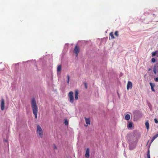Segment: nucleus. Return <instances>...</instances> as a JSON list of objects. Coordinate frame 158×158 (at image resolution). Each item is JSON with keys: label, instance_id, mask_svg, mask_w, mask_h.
Masks as SVG:
<instances>
[{"label": "nucleus", "instance_id": "412c9836", "mask_svg": "<svg viewBox=\"0 0 158 158\" xmlns=\"http://www.w3.org/2000/svg\"><path fill=\"white\" fill-rule=\"evenodd\" d=\"M150 84L151 86V88L154 87L155 86L154 84L152 83H150Z\"/></svg>", "mask_w": 158, "mask_h": 158}, {"label": "nucleus", "instance_id": "9d476101", "mask_svg": "<svg viewBox=\"0 0 158 158\" xmlns=\"http://www.w3.org/2000/svg\"><path fill=\"white\" fill-rule=\"evenodd\" d=\"M78 92L77 90H76L75 92V98L76 100H77L78 99Z\"/></svg>", "mask_w": 158, "mask_h": 158}, {"label": "nucleus", "instance_id": "f8f14e48", "mask_svg": "<svg viewBox=\"0 0 158 158\" xmlns=\"http://www.w3.org/2000/svg\"><path fill=\"white\" fill-rule=\"evenodd\" d=\"M130 116L129 114H127L125 116V119L126 120H129L130 119Z\"/></svg>", "mask_w": 158, "mask_h": 158}, {"label": "nucleus", "instance_id": "423d86ee", "mask_svg": "<svg viewBox=\"0 0 158 158\" xmlns=\"http://www.w3.org/2000/svg\"><path fill=\"white\" fill-rule=\"evenodd\" d=\"M132 84L131 82L128 81L127 85V89L128 90L129 89H131L132 88Z\"/></svg>", "mask_w": 158, "mask_h": 158}, {"label": "nucleus", "instance_id": "c85d7f7f", "mask_svg": "<svg viewBox=\"0 0 158 158\" xmlns=\"http://www.w3.org/2000/svg\"><path fill=\"white\" fill-rule=\"evenodd\" d=\"M54 148L55 149H56L57 148L56 147L55 145H54Z\"/></svg>", "mask_w": 158, "mask_h": 158}, {"label": "nucleus", "instance_id": "39448f33", "mask_svg": "<svg viewBox=\"0 0 158 158\" xmlns=\"http://www.w3.org/2000/svg\"><path fill=\"white\" fill-rule=\"evenodd\" d=\"M79 51V48L77 45L74 48L73 52L75 53L76 56H77Z\"/></svg>", "mask_w": 158, "mask_h": 158}, {"label": "nucleus", "instance_id": "6e6552de", "mask_svg": "<svg viewBox=\"0 0 158 158\" xmlns=\"http://www.w3.org/2000/svg\"><path fill=\"white\" fill-rule=\"evenodd\" d=\"M85 156L86 158H89V148L86 149Z\"/></svg>", "mask_w": 158, "mask_h": 158}, {"label": "nucleus", "instance_id": "0eeeda50", "mask_svg": "<svg viewBox=\"0 0 158 158\" xmlns=\"http://www.w3.org/2000/svg\"><path fill=\"white\" fill-rule=\"evenodd\" d=\"M61 70V65H58L57 68V74L59 75L60 74V72Z\"/></svg>", "mask_w": 158, "mask_h": 158}, {"label": "nucleus", "instance_id": "2f4dec72", "mask_svg": "<svg viewBox=\"0 0 158 158\" xmlns=\"http://www.w3.org/2000/svg\"><path fill=\"white\" fill-rule=\"evenodd\" d=\"M33 62H35V61H33Z\"/></svg>", "mask_w": 158, "mask_h": 158}, {"label": "nucleus", "instance_id": "5701e85b", "mask_svg": "<svg viewBox=\"0 0 158 158\" xmlns=\"http://www.w3.org/2000/svg\"><path fill=\"white\" fill-rule=\"evenodd\" d=\"M135 147H131V144L130 145V147H129V149L130 150H133L134 148Z\"/></svg>", "mask_w": 158, "mask_h": 158}, {"label": "nucleus", "instance_id": "a878e982", "mask_svg": "<svg viewBox=\"0 0 158 158\" xmlns=\"http://www.w3.org/2000/svg\"><path fill=\"white\" fill-rule=\"evenodd\" d=\"M155 81H156V82H158V77H156V78H155Z\"/></svg>", "mask_w": 158, "mask_h": 158}, {"label": "nucleus", "instance_id": "ddd939ff", "mask_svg": "<svg viewBox=\"0 0 158 158\" xmlns=\"http://www.w3.org/2000/svg\"><path fill=\"white\" fill-rule=\"evenodd\" d=\"M145 125L147 129V130H148L149 129V124L148 121L146 122Z\"/></svg>", "mask_w": 158, "mask_h": 158}, {"label": "nucleus", "instance_id": "f3484780", "mask_svg": "<svg viewBox=\"0 0 158 158\" xmlns=\"http://www.w3.org/2000/svg\"><path fill=\"white\" fill-rule=\"evenodd\" d=\"M67 79H68L67 83L68 84H69V79H70L69 76V75H67Z\"/></svg>", "mask_w": 158, "mask_h": 158}, {"label": "nucleus", "instance_id": "6ab92c4d", "mask_svg": "<svg viewBox=\"0 0 158 158\" xmlns=\"http://www.w3.org/2000/svg\"><path fill=\"white\" fill-rule=\"evenodd\" d=\"M147 157L148 158H150V152L149 150H148V151Z\"/></svg>", "mask_w": 158, "mask_h": 158}, {"label": "nucleus", "instance_id": "2eb2a0df", "mask_svg": "<svg viewBox=\"0 0 158 158\" xmlns=\"http://www.w3.org/2000/svg\"><path fill=\"white\" fill-rule=\"evenodd\" d=\"M153 72L155 74L156 73V66H154L153 68Z\"/></svg>", "mask_w": 158, "mask_h": 158}, {"label": "nucleus", "instance_id": "393cba45", "mask_svg": "<svg viewBox=\"0 0 158 158\" xmlns=\"http://www.w3.org/2000/svg\"><path fill=\"white\" fill-rule=\"evenodd\" d=\"M154 121H155V123H158V121L156 118L154 119Z\"/></svg>", "mask_w": 158, "mask_h": 158}, {"label": "nucleus", "instance_id": "1a4fd4ad", "mask_svg": "<svg viewBox=\"0 0 158 158\" xmlns=\"http://www.w3.org/2000/svg\"><path fill=\"white\" fill-rule=\"evenodd\" d=\"M85 123L87 125H90V121L89 118H87L86 117L85 118Z\"/></svg>", "mask_w": 158, "mask_h": 158}, {"label": "nucleus", "instance_id": "4be33fe9", "mask_svg": "<svg viewBox=\"0 0 158 158\" xmlns=\"http://www.w3.org/2000/svg\"><path fill=\"white\" fill-rule=\"evenodd\" d=\"M156 52H153L152 53V56H154L156 55Z\"/></svg>", "mask_w": 158, "mask_h": 158}, {"label": "nucleus", "instance_id": "f257e3e1", "mask_svg": "<svg viewBox=\"0 0 158 158\" xmlns=\"http://www.w3.org/2000/svg\"><path fill=\"white\" fill-rule=\"evenodd\" d=\"M31 106L33 114L35 115V118H37V114L38 111V108L35 100L34 98H33L31 100Z\"/></svg>", "mask_w": 158, "mask_h": 158}, {"label": "nucleus", "instance_id": "7ed1b4c3", "mask_svg": "<svg viewBox=\"0 0 158 158\" xmlns=\"http://www.w3.org/2000/svg\"><path fill=\"white\" fill-rule=\"evenodd\" d=\"M73 93L72 91L69 92L68 94L69 102L72 103L73 102L74 97H73Z\"/></svg>", "mask_w": 158, "mask_h": 158}, {"label": "nucleus", "instance_id": "cd10ccee", "mask_svg": "<svg viewBox=\"0 0 158 158\" xmlns=\"http://www.w3.org/2000/svg\"><path fill=\"white\" fill-rule=\"evenodd\" d=\"M85 87L86 89H87V84L86 83H85Z\"/></svg>", "mask_w": 158, "mask_h": 158}, {"label": "nucleus", "instance_id": "7c9ffc66", "mask_svg": "<svg viewBox=\"0 0 158 158\" xmlns=\"http://www.w3.org/2000/svg\"><path fill=\"white\" fill-rule=\"evenodd\" d=\"M18 64H15V65H16Z\"/></svg>", "mask_w": 158, "mask_h": 158}, {"label": "nucleus", "instance_id": "c756f323", "mask_svg": "<svg viewBox=\"0 0 158 158\" xmlns=\"http://www.w3.org/2000/svg\"><path fill=\"white\" fill-rule=\"evenodd\" d=\"M4 142H7V140L6 139H5L4 140Z\"/></svg>", "mask_w": 158, "mask_h": 158}, {"label": "nucleus", "instance_id": "a211bd4d", "mask_svg": "<svg viewBox=\"0 0 158 158\" xmlns=\"http://www.w3.org/2000/svg\"><path fill=\"white\" fill-rule=\"evenodd\" d=\"M114 35L116 37H118V31H116L114 32Z\"/></svg>", "mask_w": 158, "mask_h": 158}, {"label": "nucleus", "instance_id": "aec40b11", "mask_svg": "<svg viewBox=\"0 0 158 158\" xmlns=\"http://www.w3.org/2000/svg\"><path fill=\"white\" fill-rule=\"evenodd\" d=\"M64 124L66 125H67L68 124V121L67 120H65L64 121Z\"/></svg>", "mask_w": 158, "mask_h": 158}, {"label": "nucleus", "instance_id": "4468645a", "mask_svg": "<svg viewBox=\"0 0 158 158\" xmlns=\"http://www.w3.org/2000/svg\"><path fill=\"white\" fill-rule=\"evenodd\" d=\"M110 36L112 39L114 38V36L113 33V32H111L110 34Z\"/></svg>", "mask_w": 158, "mask_h": 158}, {"label": "nucleus", "instance_id": "9b49d317", "mask_svg": "<svg viewBox=\"0 0 158 158\" xmlns=\"http://www.w3.org/2000/svg\"><path fill=\"white\" fill-rule=\"evenodd\" d=\"M158 137V134L156 135H155L153 137H152V140H151V142H150V144H151L153 141L157 138Z\"/></svg>", "mask_w": 158, "mask_h": 158}, {"label": "nucleus", "instance_id": "bb28decb", "mask_svg": "<svg viewBox=\"0 0 158 158\" xmlns=\"http://www.w3.org/2000/svg\"><path fill=\"white\" fill-rule=\"evenodd\" d=\"M151 89H152V91H155V90L154 89V87H152L151 88Z\"/></svg>", "mask_w": 158, "mask_h": 158}, {"label": "nucleus", "instance_id": "b1692460", "mask_svg": "<svg viewBox=\"0 0 158 158\" xmlns=\"http://www.w3.org/2000/svg\"><path fill=\"white\" fill-rule=\"evenodd\" d=\"M151 61L153 63H154L156 61V59L154 58H152L151 60Z\"/></svg>", "mask_w": 158, "mask_h": 158}, {"label": "nucleus", "instance_id": "20e7f679", "mask_svg": "<svg viewBox=\"0 0 158 158\" xmlns=\"http://www.w3.org/2000/svg\"><path fill=\"white\" fill-rule=\"evenodd\" d=\"M1 110L2 111H3L5 107V103L3 99H2L1 100Z\"/></svg>", "mask_w": 158, "mask_h": 158}, {"label": "nucleus", "instance_id": "473e14b6", "mask_svg": "<svg viewBox=\"0 0 158 158\" xmlns=\"http://www.w3.org/2000/svg\"><path fill=\"white\" fill-rule=\"evenodd\" d=\"M150 70V69H149V70Z\"/></svg>", "mask_w": 158, "mask_h": 158}, {"label": "nucleus", "instance_id": "dca6fc26", "mask_svg": "<svg viewBox=\"0 0 158 158\" xmlns=\"http://www.w3.org/2000/svg\"><path fill=\"white\" fill-rule=\"evenodd\" d=\"M132 126V123H129L128 125V127L131 128Z\"/></svg>", "mask_w": 158, "mask_h": 158}, {"label": "nucleus", "instance_id": "f03ea898", "mask_svg": "<svg viewBox=\"0 0 158 158\" xmlns=\"http://www.w3.org/2000/svg\"><path fill=\"white\" fill-rule=\"evenodd\" d=\"M36 133L37 136L40 138H42L44 136L43 131L41 127L39 125L37 126Z\"/></svg>", "mask_w": 158, "mask_h": 158}]
</instances>
